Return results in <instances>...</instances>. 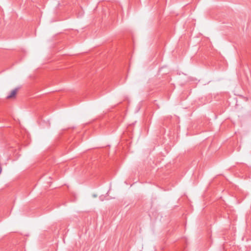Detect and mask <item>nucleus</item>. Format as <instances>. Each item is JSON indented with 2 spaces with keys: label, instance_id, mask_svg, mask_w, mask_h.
<instances>
[{
  "label": "nucleus",
  "instance_id": "f257e3e1",
  "mask_svg": "<svg viewBox=\"0 0 251 251\" xmlns=\"http://www.w3.org/2000/svg\"><path fill=\"white\" fill-rule=\"evenodd\" d=\"M17 90H18V89H15L13 90L11 92L10 94L6 97L7 99H11V98L14 97L15 96V95H16Z\"/></svg>",
  "mask_w": 251,
  "mask_h": 251
},
{
  "label": "nucleus",
  "instance_id": "f03ea898",
  "mask_svg": "<svg viewBox=\"0 0 251 251\" xmlns=\"http://www.w3.org/2000/svg\"><path fill=\"white\" fill-rule=\"evenodd\" d=\"M82 13L81 12H80V13H78V16H79V15H82Z\"/></svg>",
  "mask_w": 251,
  "mask_h": 251
}]
</instances>
